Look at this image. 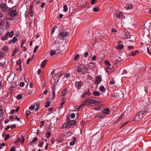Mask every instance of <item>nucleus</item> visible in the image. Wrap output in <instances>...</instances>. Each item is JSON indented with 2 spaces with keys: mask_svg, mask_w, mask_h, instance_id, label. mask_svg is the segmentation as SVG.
<instances>
[{
  "mask_svg": "<svg viewBox=\"0 0 151 151\" xmlns=\"http://www.w3.org/2000/svg\"><path fill=\"white\" fill-rule=\"evenodd\" d=\"M88 70V69L86 66L82 65H80L77 69V72L80 75H85Z\"/></svg>",
  "mask_w": 151,
  "mask_h": 151,
  "instance_id": "1",
  "label": "nucleus"
},
{
  "mask_svg": "<svg viewBox=\"0 0 151 151\" xmlns=\"http://www.w3.org/2000/svg\"><path fill=\"white\" fill-rule=\"evenodd\" d=\"M144 111H141L139 112L135 116L134 120L135 121H139L142 119L143 118V115L145 113Z\"/></svg>",
  "mask_w": 151,
  "mask_h": 151,
  "instance_id": "2",
  "label": "nucleus"
},
{
  "mask_svg": "<svg viewBox=\"0 0 151 151\" xmlns=\"http://www.w3.org/2000/svg\"><path fill=\"white\" fill-rule=\"evenodd\" d=\"M66 121L68 122L70 128H73L76 124L77 123L75 120H71L69 117H67Z\"/></svg>",
  "mask_w": 151,
  "mask_h": 151,
  "instance_id": "3",
  "label": "nucleus"
},
{
  "mask_svg": "<svg viewBox=\"0 0 151 151\" xmlns=\"http://www.w3.org/2000/svg\"><path fill=\"white\" fill-rule=\"evenodd\" d=\"M0 7L1 10L3 12H4L7 10H8L9 11L10 10V9L7 7V5H5V4L3 3L1 4Z\"/></svg>",
  "mask_w": 151,
  "mask_h": 151,
  "instance_id": "4",
  "label": "nucleus"
},
{
  "mask_svg": "<svg viewBox=\"0 0 151 151\" xmlns=\"http://www.w3.org/2000/svg\"><path fill=\"white\" fill-rule=\"evenodd\" d=\"M14 32L13 31H11L10 32H8L5 35V37L6 40H7L8 38V37H12L13 35Z\"/></svg>",
  "mask_w": 151,
  "mask_h": 151,
  "instance_id": "5",
  "label": "nucleus"
},
{
  "mask_svg": "<svg viewBox=\"0 0 151 151\" xmlns=\"http://www.w3.org/2000/svg\"><path fill=\"white\" fill-rule=\"evenodd\" d=\"M14 32L13 31H11L10 32H8L5 35V37L6 40H7L8 38V37H12L13 35Z\"/></svg>",
  "mask_w": 151,
  "mask_h": 151,
  "instance_id": "6",
  "label": "nucleus"
},
{
  "mask_svg": "<svg viewBox=\"0 0 151 151\" xmlns=\"http://www.w3.org/2000/svg\"><path fill=\"white\" fill-rule=\"evenodd\" d=\"M14 76L13 74H11L7 78V81L9 83H12L14 80Z\"/></svg>",
  "mask_w": 151,
  "mask_h": 151,
  "instance_id": "7",
  "label": "nucleus"
},
{
  "mask_svg": "<svg viewBox=\"0 0 151 151\" xmlns=\"http://www.w3.org/2000/svg\"><path fill=\"white\" fill-rule=\"evenodd\" d=\"M102 80L101 76H97L96 78V80L95 81V84L98 86Z\"/></svg>",
  "mask_w": 151,
  "mask_h": 151,
  "instance_id": "8",
  "label": "nucleus"
},
{
  "mask_svg": "<svg viewBox=\"0 0 151 151\" xmlns=\"http://www.w3.org/2000/svg\"><path fill=\"white\" fill-rule=\"evenodd\" d=\"M85 101L84 103H86V102L90 104H95L97 102V101L93 100L85 99Z\"/></svg>",
  "mask_w": 151,
  "mask_h": 151,
  "instance_id": "9",
  "label": "nucleus"
},
{
  "mask_svg": "<svg viewBox=\"0 0 151 151\" xmlns=\"http://www.w3.org/2000/svg\"><path fill=\"white\" fill-rule=\"evenodd\" d=\"M81 81H77L75 84V86L76 88L78 89H79L81 88Z\"/></svg>",
  "mask_w": 151,
  "mask_h": 151,
  "instance_id": "10",
  "label": "nucleus"
},
{
  "mask_svg": "<svg viewBox=\"0 0 151 151\" xmlns=\"http://www.w3.org/2000/svg\"><path fill=\"white\" fill-rule=\"evenodd\" d=\"M10 15L12 17H14L17 15V12L16 11L13 10L10 11L9 12Z\"/></svg>",
  "mask_w": 151,
  "mask_h": 151,
  "instance_id": "11",
  "label": "nucleus"
},
{
  "mask_svg": "<svg viewBox=\"0 0 151 151\" xmlns=\"http://www.w3.org/2000/svg\"><path fill=\"white\" fill-rule=\"evenodd\" d=\"M64 38V32H60L59 34L58 38L63 39Z\"/></svg>",
  "mask_w": 151,
  "mask_h": 151,
  "instance_id": "12",
  "label": "nucleus"
},
{
  "mask_svg": "<svg viewBox=\"0 0 151 151\" xmlns=\"http://www.w3.org/2000/svg\"><path fill=\"white\" fill-rule=\"evenodd\" d=\"M110 109H104V110H102V112L103 114H108L109 113Z\"/></svg>",
  "mask_w": 151,
  "mask_h": 151,
  "instance_id": "13",
  "label": "nucleus"
},
{
  "mask_svg": "<svg viewBox=\"0 0 151 151\" xmlns=\"http://www.w3.org/2000/svg\"><path fill=\"white\" fill-rule=\"evenodd\" d=\"M33 9V6L32 5L30 6L29 9V14L32 17L33 16V12L32 11Z\"/></svg>",
  "mask_w": 151,
  "mask_h": 151,
  "instance_id": "14",
  "label": "nucleus"
},
{
  "mask_svg": "<svg viewBox=\"0 0 151 151\" xmlns=\"http://www.w3.org/2000/svg\"><path fill=\"white\" fill-rule=\"evenodd\" d=\"M116 17L120 18L122 17V15L119 11H117L116 12Z\"/></svg>",
  "mask_w": 151,
  "mask_h": 151,
  "instance_id": "15",
  "label": "nucleus"
},
{
  "mask_svg": "<svg viewBox=\"0 0 151 151\" xmlns=\"http://www.w3.org/2000/svg\"><path fill=\"white\" fill-rule=\"evenodd\" d=\"M17 40V39L16 37H14L11 40L9 41V43H15Z\"/></svg>",
  "mask_w": 151,
  "mask_h": 151,
  "instance_id": "16",
  "label": "nucleus"
},
{
  "mask_svg": "<svg viewBox=\"0 0 151 151\" xmlns=\"http://www.w3.org/2000/svg\"><path fill=\"white\" fill-rule=\"evenodd\" d=\"M94 66V64L93 63H90L88 65V67L91 69H93Z\"/></svg>",
  "mask_w": 151,
  "mask_h": 151,
  "instance_id": "17",
  "label": "nucleus"
},
{
  "mask_svg": "<svg viewBox=\"0 0 151 151\" xmlns=\"http://www.w3.org/2000/svg\"><path fill=\"white\" fill-rule=\"evenodd\" d=\"M47 61V60L46 59H45L43 61V62L41 65V68H43L44 67L45 65H46V64Z\"/></svg>",
  "mask_w": 151,
  "mask_h": 151,
  "instance_id": "18",
  "label": "nucleus"
},
{
  "mask_svg": "<svg viewBox=\"0 0 151 151\" xmlns=\"http://www.w3.org/2000/svg\"><path fill=\"white\" fill-rule=\"evenodd\" d=\"M87 105L86 103H83L81 105L79 106L78 108L76 109L75 111H78L79 110L81 109V107L85 106Z\"/></svg>",
  "mask_w": 151,
  "mask_h": 151,
  "instance_id": "19",
  "label": "nucleus"
},
{
  "mask_svg": "<svg viewBox=\"0 0 151 151\" xmlns=\"http://www.w3.org/2000/svg\"><path fill=\"white\" fill-rule=\"evenodd\" d=\"M124 48V46L123 45H117L116 47V48L118 50H120Z\"/></svg>",
  "mask_w": 151,
  "mask_h": 151,
  "instance_id": "20",
  "label": "nucleus"
},
{
  "mask_svg": "<svg viewBox=\"0 0 151 151\" xmlns=\"http://www.w3.org/2000/svg\"><path fill=\"white\" fill-rule=\"evenodd\" d=\"M5 55L4 52L0 50V60L2 59L5 57Z\"/></svg>",
  "mask_w": 151,
  "mask_h": 151,
  "instance_id": "21",
  "label": "nucleus"
},
{
  "mask_svg": "<svg viewBox=\"0 0 151 151\" xmlns=\"http://www.w3.org/2000/svg\"><path fill=\"white\" fill-rule=\"evenodd\" d=\"M93 94L95 96H99L100 95V92L97 91H93Z\"/></svg>",
  "mask_w": 151,
  "mask_h": 151,
  "instance_id": "22",
  "label": "nucleus"
},
{
  "mask_svg": "<svg viewBox=\"0 0 151 151\" xmlns=\"http://www.w3.org/2000/svg\"><path fill=\"white\" fill-rule=\"evenodd\" d=\"M100 91L102 92H104L105 91L106 89L103 86H101L99 87Z\"/></svg>",
  "mask_w": 151,
  "mask_h": 151,
  "instance_id": "23",
  "label": "nucleus"
},
{
  "mask_svg": "<svg viewBox=\"0 0 151 151\" xmlns=\"http://www.w3.org/2000/svg\"><path fill=\"white\" fill-rule=\"evenodd\" d=\"M56 50H52L50 52V55L51 56H52L55 55L56 53Z\"/></svg>",
  "mask_w": 151,
  "mask_h": 151,
  "instance_id": "24",
  "label": "nucleus"
},
{
  "mask_svg": "<svg viewBox=\"0 0 151 151\" xmlns=\"http://www.w3.org/2000/svg\"><path fill=\"white\" fill-rule=\"evenodd\" d=\"M0 66L2 68H4L6 66V62H2L0 63Z\"/></svg>",
  "mask_w": 151,
  "mask_h": 151,
  "instance_id": "25",
  "label": "nucleus"
},
{
  "mask_svg": "<svg viewBox=\"0 0 151 151\" xmlns=\"http://www.w3.org/2000/svg\"><path fill=\"white\" fill-rule=\"evenodd\" d=\"M132 4L127 5L126 6V9H130L132 8Z\"/></svg>",
  "mask_w": 151,
  "mask_h": 151,
  "instance_id": "26",
  "label": "nucleus"
},
{
  "mask_svg": "<svg viewBox=\"0 0 151 151\" xmlns=\"http://www.w3.org/2000/svg\"><path fill=\"white\" fill-rule=\"evenodd\" d=\"M18 52V50L16 48H15L12 52V55L14 56L15 54H16Z\"/></svg>",
  "mask_w": 151,
  "mask_h": 151,
  "instance_id": "27",
  "label": "nucleus"
},
{
  "mask_svg": "<svg viewBox=\"0 0 151 151\" xmlns=\"http://www.w3.org/2000/svg\"><path fill=\"white\" fill-rule=\"evenodd\" d=\"M10 138V135L9 134H6L5 137L4 138V140L5 141H7L8 139Z\"/></svg>",
  "mask_w": 151,
  "mask_h": 151,
  "instance_id": "28",
  "label": "nucleus"
},
{
  "mask_svg": "<svg viewBox=\"0 0 151 151\" xmlns=\"http://www.w3.org/2000/svg\"><path fill=\"white\" fill-rule=\"evenodd\" d=\"M139 53V51L136 50L135 52H132L131 54V55L133 56H134L136 54H138Z\"/></svg>",
  "mask_w": 151,
  "mask_h": 151,
  "instance_id": "29",
  "label": "nucleus"
},
{
  "mask_svg": "<svg viewBox=\"0 0 151 151\" xmlns=\"http://www.w3.org/2000/svg\"><path fill=\"white\" fill-rule=\"evenodd\" d=\"M100 10L99 8L98 7H94L93 9V12H97Z\"/></svg>",
  "mask_w": 151,
  "mask_h": 151,
  "instance_id": "30",
  "label": "nucleus"
},
{
  "mask_svg": "<svg viewBox=\"0 0 151 151\" xmlns=\"http://www.w3.org/2000/svg\"><path fill=\"white\" fill-rule=\"evenodd\" d=\"M51 135V133L50 132H46V136L47 138H49L50 136Z\"/></svg>",
  "mask_w": 151,
  "mask_h": 151,
  "instance_id": "31",
  "label": "nucleus"
},
{
  "mask_svg": "<svg viewBox=\"0 0 151 151\" xmlns=\"http://www.w3.org/2000/svg\"><path fill=\"white\" fill-rule=\"evenodd\" d=\"M31 112L30 111L28 110L26 111L25 112V114L27 117H28L29 115L31 114Z\"/></svg>",
  "mask_w": 151,
  "mask_h": 151,
  "instance_id": "32",
  "label": "nucleus"
},
{
  "mask_svg": "<svg viewBox=\"0 0 151 151\" xmlns=\"http://www.w3.org/2000/svg\"><path fill=\"white\" fill-rule=\"evenodd\" d=\"M22 95L19 94L16 96V98L18 100H20L22 99Z\"/></svg>",
  "mask_w": 151,
  "mask_h": 151,
  "instance_id": "33",
  "label": "nucleus"
},
{
  "mask_svg": "<svg viewBox=\"0 0 151 151\" xmlns=\"http://www.w3.org/2000/svg\"><path fill=\"white\" fill-rule=\"evenodd\" d=\"M115 83V81L114 80V79L112 78L111 80L109 82V83L113 85Z\"/></svg>",
  "mask_w": 151,
  "mask_h": 151,
  "instance_id": "34",
  "label": "nucleus"
},
{
  "mask_svg": "<svg viewBox=\"0 0 151 151\" xmlns=\"http://www.w3.org/2000/svg\"><path fill=\"white\" fill-rule=\"evenodd\" d=\"M89 89L88 88L87 89V91H86L84 93V95H87L88 96H90L91 93H90V92H89Z\"/></svg>",
  "mask_w": 151,
  "mask_h": 151,
  "instance_id": "35",
  "label": "nucleus"
},
{
  "mask_svg": "<svg viewBox=\"0 0 151 151\" xmlns=\"http://www.w3.org/2000/svg\"><path fill=\"white\" fill-rule=\"evenodd\" d=\"M63 11L66 12L68 10V6L67 5H64L63 6Z\"/></svg>",
  "mask_w": 151,
  "mask_h": 151,
  "instance_id": "36",
  "label": "nucleus"
},
{
  "mask_svg": "<svg viewBox=\"0 0 151 151\" xmlns=\"http://www.w3.org/2000/svg\"><path fill=\"white\" fill-rule=\"evenodd\" d=\"M140 73L139 72L137 74H135V78L137 80L138 78L140 76Z\"/></svg>",
  "mask_w": 151,
  "mask_h": 151,
  "instance_id": "37",
  "label": "nucleus"
},
{
  "mask_svg": "<svg viewBox=\"0 0 151 151\" xmlns=\"http://www.w3.org/2000/svg\"><path fill=\"white\" fill-rule=\"evenodd\" d=\"M105 63L107 66H110L111 65V64L110 62L107 60H106L105 61Z\"/></svg>",
  "mask_w": 151,
  "mask_h": 151,
  "instance_id": "38",
  "label": "nucleus"
},
{
  "mask_svg": "<svg viewBox=\"0 0 151 151\" xmlns=\"http://www.w3.org/2000/svg\"><path fill=\"white\" fill-rule=\"evenodd\" d=\"M4 115V112L2 109H0V117H3Z\"/></svg>",
  "mask_w": 151,
  "mask_h": 151,
  "instance_id": "39",
  "label": "nucleus"
},
{
  "mask_svg": "<svg viewBox=\"0 0 151 151\" xmlns=\"http://www.w3.org/2000/svg\"><path fill=\"white\" fill-rule=\"evenodd\" d=\"M2 50L4 51H8V49L6 46H4L2 48Z\"/></svg>",
  "mask_w": 151,
  "mask_h": 151,
  "instance_id": "40",
  "label": "nucleus"
},
{
  "mask_svg": "<svg viewBox=\"0 0 151 151\" xmlns=\"http://www.w3.org/2000/svg\"><path fill=\"white\" fill-rule=\"evenodd\" d=\"M69 35V33L68 32H64V37H68Z\"/></svg>",
  "mask_w": 151,
  "mask_h": 151,
  "instance_id": "41",
  "label": "nucleus"
},
{
  "mask_svg": "<svg viewBox=\"0 0 151 151\" xmlns=\"http://www.w3.org/2000/svg\"><path fill=\"white\" fill-rule=\"evenodd\" d=\"M50 104V101H47L46 102L45 104V107H48Z\"/></svg>",
  "mask_w": 151,
  "mask_h": 151,
  "instance_id": "42",
  "label": "nucleus"
},
{
  "mask_svg": "<svg viewBox=\"0 0 151 151\" xmlns=\"http://www.w3.org/2000/svg\"><path fill=\"white\" fill-rule=\"evenodd\" d=\"M68 126H69V125H68V122H65L64 124L63 125V127L66 128Z\"/></svg>",
  "mask_w": 151,
  "mask_h": 151,
  "instance_id": "43",
  "label": "nucleus"
},
{
  "mask_svg": "<svg viewBox=\"0 0 151 151\" xmlns=\"http://www.w3.org/2000/svg\"><path fill=\"white\" fill-rule=\"evenodd\" d=\"M35 107V105H32L29 107V109L31 110H33Z\"/></svg>",
  "mask_w": 151,
  "mask_h": 151,
  "instance_id": "44",
  "label": "nucleus"
},
{
  "mask_svg": "<svg viewBox=\"0 0 151 151\" xmlns=\"http://www.w3.org/2000/svg\"><path fill=\"white\" fill-rule=\"evenodd\" d=\"M79 58V55L78 54H77L75 56L74 58V60L76 61Z\"/></svg>",
  "mask_w": 151,
  "mask_h": 151,
  "instance_id": "45",
  "label": "nucleus"
},
{
  "mask_svg": "<svg viewBox=\"0 0 151 151\" xmlns=\"http://www.w3.org/2000/svg\"><path fill=\"white\" fill-rule=\"evenodd\" d=\"M87 2L85 1L84 3H83L81 5V6L83 7L85 6L87 4Z\"/></svg>",
  "mask_w": 151,
  "mask_h": 151,
  "instance_id": "46",
  "label": "nucleus"
},
{
  "mask_svg": "<svg viewBox=\"0 0 151 151\" xmlns=\"http://www.w3.org/2000/svg\"><path fill=\"white\" fill-rule=\"evenodd\" d=\"M39 48V46L37 45L36 46H35V47L34 49V51H33V52L34 53H35L37 51V49L38 48Z\"/></svg>",
  "mask_w": 151,
  "mask_h": 151,
  "instance_id": "47",
  "label": "nucleus"
},
{
  "mask_svg": "<svg viewBox=\"0 0 151 151\" xmlns=\"http://www.w3.org/2000/svg\"><path fill=\"white\" fill-rule=\"evenodd\" d=\"M118 58V59H116L115 60V61L116 64L118 63L121 61L120 58L119 57Z\"/></svg>",
  "mask_w": 151,
  "mask_h": 151,
  "instance_id": "48",
  "label": "nucleus"
},
{
  "mask_svg": "<svg viewBox=\"0 0 151 151\" xmlns=\"http://www.w3.org/2000/svg\"><path fill=\"white\" fill-rule=\"evenodd\" d=\"M52 92V98H51V99H51L52 100H53L55 99V92Z\"/></svg>",
  "mask_w": 151,
  "mask_h": 151,
  "instance_id": "49",
  "label": "nucleus"
},
{
  "mask_svg": "<svg viewBox=\"0 0 151 151\" xmlns=\"http://www.w3.org/2000/svg\"><path fill=\"white\" fill-rule=\"evenodd\" d=\"M75 116V115L74 113L71 114L70 116V117L72 119L74 118Z\"/></svg>",
  "mask_w": 151,
  "mask_h": 151,
  "instance_id": "50",
  "label": "nucleus"
},
{
  "mask_svg": "<svg viewBox=\"0 0 151 151\" xmlns=\"http://www.w3.org/2000/svg\"><path fill=\"white\" fill-rule=\"evenodd\" d=\"M67 88H65V90L63 91V93L64 95H65L67 92Z\"/></svg>",
  "mask_w": 151,
  "mask_h": 151,
  "instance_id": "51",
  "label": "nucleus"
},
{
  "mask_svg": "<svg viewBox=\"0 0 151 151\" xmlns=\"http://www.w3.org/2000/svg\"><path fill=\"white\" fill-rule=\"evenodd\" d=\"M10 151H15V147L14 146H12L10 148Z\"/></svg>",
  "mask_w": 151,
  "mask_h": 151,
  "instance_id": "52",
  "label": "nucleus"
},
{
  "mask_svg": "<svg viewBox=\"0 0 151 151\" xmlns=\"http://www.w3.org/2000/svg\"><path fill=\"white\" fill-rule=\"evenodd\" d=\"M37 140V137H35L33 139L32 142V143H34L35 142H36Z\"/></svg>",
  "mask_w": 151,
  "mask_h": 151,
  "instance_id": "53",
  "label": "nucleus"
},
{
  "mask_svg": "<svg viewBox=\"0 0 151 151\" xmlns=\"http://www.w3.org/2000/svg\"><path fill=\"white\" fill-rule=\"evenodd\" d=\"M24 82H22L20 83L19 86L21 87H24Z\"/></svg>",
  "mask_w": 151,
  "mask_h": 151,
  "instance_id": "54",
  "label": "nucleus"
},
{
  "mask_svg": "<svg viewBox=\"0 0 151 151\" xmlns=\"http://www.w3.org/2000/svg\"><path fill=\"white\" fill-rule=\"evenodd\" d=\"M44 121H41L40 122V127H41L42 126H43L44 124Z\"/></svg>",
  "mask_w": 151,
  "mask_h": 151,
  "instance_id": "55",
  "label": "nucleus"
},
{
  "mask_svg": "<svg viewBox=\"0 0 151 151\" xmlns=\"http://www.w3.org/2000/svg\"><path fill=\"white\" fill-rule=\"evenodd\" d=\"M51 143L52 144H54L55 142V138L54 137L52 138L51 139Z\"/></svg>",
  "mask_w": 151,
  "mask_h": 151,
  "instance_id": "56",
  "label": "nucleus"
},
{
  "mask_svg": "<svg viewBox=\"0 0 151 151\" xmlns=\"http://www.w3.org/2000/svg\"><path fill=\"white\" fill-rule=\"evenodd\" d=\"M96 1V0H91V4L92 5H94L96 3H95V2Z\"/></svg>",
  "mask_w": 151,
  "mask_h": 151,
  "instance_id": "57",
  "label": "nucleus"
},
{
  "mask_svg": "<svg viewBox=\"0 0 151 151\" xmlns=\"http://www.w3.org/2000/svg\"><path fill=\"white\" fill-rule=\"evenodd\" d=\"M128 48L130 50H132L134 49V47L132 46H129Z\"/></svg>",
  "mask_w": 151,
  "mask_h": 151,
  "instance_id": "58",
  "label": "nucleus"
},
{
  "mask_svg": "<svg viewBox=\"0 0 151 151\" xmlns=\"http://www.w3.org/2000/svg\"><path fill=\"white\" fill-rule=\"evenodd\" d=\"M96 56L95 55H94L93 56V57L91 58V60L93 61H94L96 59Z\"/></svg>",
  "mask_w": 151,
  "mask_h": 151,
  "instance_id": "59",
  "label": "nucleus"
},
{
  "mask_svg": "<svg viewBox=\"0 0 151 151\" xmlns=\"http://www.w3.org/2000/svg\"><path fill=\"white\" fill-rule=\"evenodd\" d=\"M10 96V93H7L6 95V99L9 98V96Z\"/></svg>",
  "mask_w": 151,
  "mask_h": 151,
  "instance_id": "60",
  "label": "nucleus"
},
{
  "mask_svg": "<svg viewBox=\"0 0 151 151\" xmlns=\"http://www.w3.org/2000/svg\"><path fill=\"white\" fill-rule=\"evenodd\" d=\"M147 52L151 56V52H150V51L149 49V48L148 47H147Z\"/></svg>",
  "mask_w": 151,
  "mask_h": 151,
  "instance_id": "61",
  "label": "nucleus"
},
{
  "mask_svg": "<svg viewBox=\"0 0 151 151\" xmlns=\"http://www.w3.org/2000/svg\"><path fill=\"white\" fill-rule=\"evenodd\" d=\"M17 63L19 65H21V62L20 59H19L17 61Z\"/></svg>",
  "mask_w": 151,
  "mask_h": 151,
  "instance_id": "62",
  "label": "nucleus"
},
{
  "mask_svg": "<svg viewBox=\"0 0 151 151\" xmlns=\"http://www.w3.org/2000/svg\"><path fill=\"white\" fill-rule=\"evenodd\" d=\"M124 115V114H122L119 117V120H121L123 119V116Z\"/></svg>",
  "mask_w": 151,
  "mask_h": 151,
  "instance_id": "63",
  "label": "nucleus"
},
{
  "mask_svg": "<svg viewBox=\"0 0 151 151\" xmlns=\"http://www.w3.org/2000/svg\"><path fill=\"white\" fill-rule=\"evenodd\" d=\"M125 37L126 38L129 39L130 38V36L129 34H128V35L126 34L125 36Z\"/></svg>",
  "mask_w": 151,
  "mask_h": 151,
  "instance_id": "64",
  "label": "nucleus"
}]
</instances>
